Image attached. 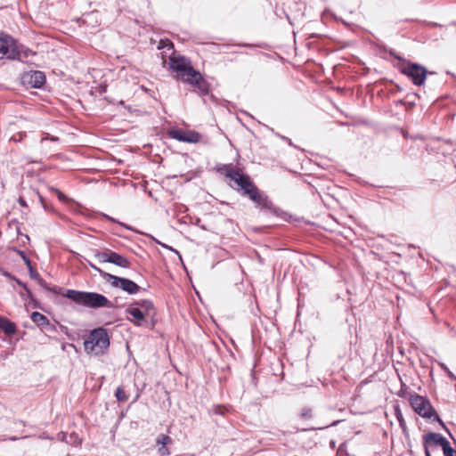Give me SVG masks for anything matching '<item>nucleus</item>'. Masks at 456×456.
Listing matches in <instances>:
<instances>
[{
  "label": "nucleus",
  "mask_w": 456,
  "mask_h": 456,
  "mask_svg": "<svg viewBox=\"0 0 456 456\" xmlns=\"http://www.w3.org/2000/svg\"><path fill=\"white\" fill-rule=\"evenodd\" d=\"M330 448L335 449L336 442L334 440H331L330 443Z\"/></svg>",
  "instance_id": "obj_35"
},
{
  "label": "nucleus",
  "mask_w": 456,
  "mask_h": 456,
  "mask_svg": "<svg viewBox=\"0 0 456 456\" xmlns=\"http://www.w3.org/2000/svg\"><path fill=\"white\" fill-rule=\"evenodd\" d=\"M439 366L441 367V369L447 374V376L452 379V380H456V376L449 370V368L443 362H440L439 363Z\"/></svg>",
  "instance_id": "obj_24"
},
{
  "label": "nucleus",
  "mask_w": 456,
  "mask_h": 456,
  "mask_svg": "<svg viewBox=\"0 0 456 456\" xmlns=\"http://www.w3.org/2000/svg\"><path fill=\"white\" fill-rule=\"evenodd\" d=\"M88 265L93 268L94 270H95L96 272H98L101 276L104 279V274L106 273L105 272H103L102 270H101L99 267H97L95 265H94L93 263L91 262H88Z\"/></svg>",
  "instance_id": "obj_29"
},
{
  "label": "nucleus",
  "mask_w": 456,
  "mask_h": 456,
  "mask_svg": "<svg viewBox=\"0 0 456 456\" xmlns=\"http://www.w3.org/2000/svg\"><path fill=\"white\" fill-rule=\"evenodd\" d=\"M387 53H389V55L393 56L394 58L397 59L398 61H402V62H403V63H405V62L408 61V60H406V59L403 58L402 56L398 55V54L395 53V50H393V49H389V50L387 51Z\"/></svg>",
  "instance_id": "obj_27"
},
{
  "label": "nucleus",
  "mask_w": 456,
  "mask_h": 456,
  "mask_svg": "<svg viewBox=\"0 0 456 456\" xmlns=\"http://www.w3.org/2000/svg\"><path fill=\"white\" fill-rule=\"evenodd\" d=\"M169 67L177 73V78L191 86L195 92L200 95H208L210 92V85L204 76L196 70L191 61L183 56H171Z\"/></svg>",
  "instance_id": "obj_1"
},
{
  "label": "nucleus",
  "mask_w": 456,
  "mask_h": 456,
  "mask_svg": "<svg viewBox=\"0 0 456 456\" xmlns=\"http://www.w3.org/2000/svg\"><path fill=\"white\" fill-rule=\"evenodd\" d=\"M449 444V441L439 433L429 432L422 436V444L426 456H431V447L440 446L444 450Z\"/></svg>",
  "instance_id": "obj_11"
},
{
  "label": "nucleus",
  "mask_w": 456,
  "mask_h": 456,
  "mask_svg": "<svg viewBox=\"0 0 456 456\" xmlns=\"http://www.w3.org/2000/svg\"><path fill=\"white\" fill-rule=\"evenodd\" d=\"M54 290L58 292V295L67 297L81 306L94 309L103 307L112 308L114 306L104 295L97 292L80 291L65 288L55 289Z\"/></svg>",
  "instance_id": "obj_2"
},
{
  "label": "nucleus",
  "mask_w": 456,
  "mask_h": 456,
  "mask_svg": "<svg viewBox=\"0 0 456 456\" xmlns=\"http://www.w3.org/2000/svg\"><path fill=\"white\" fill-rule=\"evenodd\" d=\"M126 313L133 317V319L128 320L136 326H142V322L147 318L145 314H143L142 310H141L134 303H132L126 308Z\"/></svg>",
  "instance_id": "obj_14"
},
{
  "label": "nucleus",
  "mask_w": 456,
  "mask_h": 456,
  "mask_svg": "<svg viewBox=\"0 0 456 456\" xmlns=\"http://www.w3.org/2000/svg\"><path fill=\"white\" fill-rule=\"evenodd\" d=\"M302 417L308 418L311 417V410L310 409H305L302 411Z\"/></svg>",
  "instance_id": "obj_33"
},
{
  "label": "nucleus",
  "mask_w": 456,
  "mask_h": 456,
  "mask_svg": "<svg viewBox=\"0 0 456 456\" xmlns=\"http://www.w3.org/2000/svg\"><path fill=\"white\" fill-rule=\"evenodd\" d=\"M22 289H23V291L20 292V297L23 298H25V297H27L30 301L35 303V306H37L36 300L34 298V296H33V293L31 292V290L28 288L27 285H23Z\"/></svg>",
  "instance_id": "obj_22"
},
{
  "label": "nucleus",
  "mask_w": 456,
  "mask_h": 456,
  "mask_svg": "<svg viewBox=\"0 0 456 456\" xmlns=\"http://www.w3.org/2000/svg\"><path fill=\"white\" fill-rule=\"evenodd\" d=\"M338 423H339V420H336L330 426H337Z\"/></svg>",
  "instance_id": "obj_37"
},
{
  "label": "nucleus",
  "mask_w": 456,
  "mask_h": 456,
  "mask_svg": "<svg viewBox=\"0 0 456 456\" xmlns=\"http://www.w3.org/2000/svg\"><path fill=\"white\" fill-rule=\"evenodd\" d=\"M222 170L224 171L221 172L227 178H230L236 183L237 187L233 189L244 197L248 193L247 191H250L256 186L248 175L243 173L232 164L224 166Z\"/></svg>",
  "instance_id": "obj_4"
},
{
  "label": "nucleus",
  "mask_w": 456,
  "mask_h": 456,
  "mask_svg": "<svg viewBox=\"0 0 456 456\" xmlns=\"http://www.w3.org/2000/svg\"><path fill=\"white\" fill-rule=\"evenodd\" d=\"M57 437L60 441L64 442L68 444L77 446L81 444V439L79 438L78 435L75 432H72L70 434H67L65 432H60L57 435Z\"/></svg>",
  "instance_id": "obj_19"
},
{
  "label": "nucleus",
  "mask_w": 456,
  "mask_h": 456,
  "mask_svg": "<svg viewBox=\"0 0 456 456\" xmlns=\"http://www.w3.org/2000/svg\"><path fill=\"white\" fill-rule=\"evenodd\" d=\"M172 439L170 436L160 434L156 439L157 445H159V453L160 456H167L170 454L167 445L171 444Z\"/></svg>",
  "instance_id": "obj_18"
},
{
  "label": "nucleus",
  "mask_w": 456,
  "mask_h": 456,
  "mask_svg": "<svg viewBox=\"0 0 456 456\" xmlns=\"http://www.w3.org/2000/svg\"><path fill=\"white\" fill-rule=\"evenodd\" d=\"M398 69L402 74L411 78L413 85L418 86L424 85L428 75V69L424 66L407 61Z\"/></svg>",
  "instance_id": "obj_7"
},
{
  "label": "nucleus",
  "mask_w": 456,
  "mask_h": 456,
  "mask_svg": "<svg viewBox=\"0 0 456 456\" xmlns=\"http://www.w3.org/2000/svg\"><path fill=\"white\" fill-rule=\"evenodd\" d=\"M141 310H142L143 314L148 318L154 319L156 316V309L152 301L149 299H141L134 302Z\"/></svg>",
  "instance_id": "obj_16"
},
{
  "label": "nucleus",
  "mask_w": 456,
  "mask_h": 456,
  "mask_svg": "<svg viewBox=\"0 0 456 456\" xmlns=\"http://www.w3.org/2000/svg\"><path fill=\"white\" fill-rule=\"evenodd\" d=\"M104 280L110 283L113 288H118L129 295H135L146 289L128 278L116 276L110 273L104 274Z\"/></svg>",
  "instance_id": "obj_9"
},
{
  "label": "nucleus",
  "mask_w": 456,
  "mask_h": 456,
  "mask_svg": "<svg viewBox=\"0 0 456 456\" xmlns=\"http://www.w3.org/2000/svg\"><path fill=\"white\" fill-rule=\"evenodd\" d=\"M200 223H201L200 218H197L194 222V224L200 226L202 230L207 231L208 228L205 225L201 224Z\"/></svg>",
  "instance_id": "obj_32"
},
{
  "label": "nucleus",
  "mask_w": 456,
  "mask_h": 456,
  "mask_svg": "<svg viewBox=\"0 0 456 456\" xmlns=\"http://www.w3.org/2000/svg\"><path fill=\"white\" fill-rule=\"evenodd\" d=\"M337 456H348L346 443H343L339 445L337 451Z\"/></svg>",
  "instance_id": "obj_26"
},
{
  "label": "nucleus",
  "mask_w": 456,
  "mask_h": 456,
  "mask_svg": "<svg viewBox=\"0 0 456 456\" xmlns=\"http://www.w3.org/2000/svg\"><path fill=\"white\" fill-rule=\"evenodd\" d=\"M20 60V53L18 49L15 39L4 32H0V60Z\"/></svg>",
  "instance_id": "obj_8"
},
{
  "label": "nucleus",
  "mask_w": 456,
  "mask_h": 456,
  "mask_svg": "<svg viewBox=\"0 0 456 456\" xmlns=\"http://www.w3.org/2000/svg\"><path fill=\"white\" fill-rule=\"evenodd\" d=\"M45 80V73L40 70H30L21 76V84L31 88H41Z\"/></svg>",
  "instance_id": "obj_12"
},
{
  "label": "nucleus",
  "mask_w": 456,
  "mask_h": 456,
  "mask_svg": "<svg viewBox=\"0 0 456 456\" xmlns=\"http://www.w3.org/2000/svg\"><path fill=\"white\" fill-rule=\"evenodd\" d=\"M94 257L98 259L100 263H110L122 268H129L131 265L128 258L110 249H106L105 251L95 249Z\"/></svg>",
  "instance_id": "obj_10"
},
{
  "label": "nucleus",
  "mask_w": 456,
  "mask_h": 456,
  "mask_svg": "<svg viewBox=\"0 0 456 456\" xmlns=\"http://www.w3.org/2000/svg\"><path fill=\"white\" fill-rule=\"evenodd\" d=\"M162 43H163V41H162V40H161V41H159V48L163 47V46H162Z\"/></svg>",
  "instance_id": "obj_39"
},
{
  "label": "nucleus",
  "mask_w": 456,
  "mask_h": 456,
  "mask_svg": "<svg viewBox=\"0 0 456 456\" xmlns=\"http://www.w3.org/2000/svg\"><path fill=\"white\" fill-rule=\"evenodd\" d=\"M0 330L4 331L6 336H12L17 331L16 324L6 317H0Z\"/></svg>",
  "instance_id": "obj_20"
},
{
  "label": "nucleus",
  "mask_w": 456,
  "mask_h": 456,
  "mask_svg": "<svg viewBox=\"0 0 456 456\" xmlns=\"http://www.w3.org/2000/svg\"><path fill=\"white\" fill-rule=\"evenodd\" d=\"M170 250H173V252L178 253V250L173 249L172 248H169Z\"/></svg>",
  "instance_id": "obj_40"
},
{
  "label": "nucleus",
  "mask_w": 456,
  "mask_h": 456,
  "mask_svg": "<svg viewBox=\"0 0 456 456\" xmlns=\"http://www.w3.org/2000/svg\"><path fill=\"white\" fill-rule=\"evenodd\" d=\"M31 320L36 323L41 330H50L53 326L50 323L47 317L39 312H33L31 314Z\"/></svg>",
  "instance_id": "obj_17"
},
{
  "label": "nucleus",
  "mask_w": 456,
  "mask_h": 456,
  "mask_svg": "<svg viewBox=\"0 0 456 456\" xmlns=\"http://www.w3.org/2000/svg\"><path fill=\"white\" fill-rule=\"evenodd\" d=\"M168 135L172 139L190 143L198 142L201 137L200 134L195 131H184L179 128L170 129L168 131Z\"/></svg>",
  "instance_id": "obj_13"
},
{
  "label": "nucleus",
  "mask_w": 456,
  "mask_h": 456,
  "mask_svg": "<svg viewBox=\"0 0 456 456\" xmlns=\"http://www.w3.org/2000/svg\"><path fill=\"white\" fill-rule=\"evenodd\" d=\"M6 276H8L9 278L12 279L13 281H15V282L20 286L21 288H23V285H26L24 282H22L20 280H19L18 278L12 276V274L10 273H7Z\"/></svg>",
  "instance_id": "obj_31"
},
{
  "label": "nucleus",
  "mask_w": 456,
  "mask_h": 456,
  "mask_svg": "<svg viewBox=\"0 0 456 456\" xmlns=\"http://www.w3.org/2000/svg\"><path fill=\"white\" fill-rule=\"evenodd\" d=\"M53 191L56 192L57 196H58V199L61 200V201H66L67 200V197L61 191H59L58 189H53Z\"/></svg>",
  "instance_id": "obj_30"
},
{
  "label": "nucleus",
  "mask_w": 456,
  "mask_h": 456,
  "mask_svg": "<svg viewBox=\"0 0 456 456\" xmlns=\"http://www.w3.org/2000/svg\"><path fill=\"white\" fill-rule=\"evenodd\" d=\"M247 191L248 193L245 197H248L250 200H252L256 204V207L265 214H269L275 216H280L282 214L281 209L273 205L266 193L260 191L256 185L250 191Z\"/></svg>",
  "instance_id": "obj_5"
},
{
  "label": "nucleus",
  "mask_w": 456,
  "mask_h": 456,
  "mask_svg": "<svg viewBox=\"0 0 456 456\" xmlns=\"http://www.w3.org/2000/svg\"><path fill=\"white\" fill-rule=\"evenodd\" d=\"M19 255L21 256L22 260L24 261L25 265H27V267H29L31 266V261L30 259L27 256V255L21 251V250H17Z\"/></svg>",
  "instance_id": "obj_28"
},
{
  "label": "nucleus",
  "mask_w": 456,
  "mask_h": 456,
  "mask_svg": "<svg viewBox=\"0 0 456 456\" xmlns=\"http://www.w3.org/2000/svg\"><path fill=\"white\" fill-rule=\"evenodd\" d=\"M398 418V421L400 422V424L402 425L403 423V419L401 417H397Z\"/></svg>",
  "instance_id": "obj_38"
},
{
  "label": "nucleus",
  "mask_w": 456,
  "mask_h": 456,
  "mask_svg": "<svg viewBox=\"0 0 456 456\" xmlns=\"http://www.w3.org/2000/svg\"><path fill=\"white\" fill-rule=\"evenodd\" d=\"M170 250H173V252L178 253V250L173 249L172 248H169Z\"/></svg>",
  "instance_id": "obj_41"
},
{
  "label": "nucleus",
  "mask_w": 456,
  "mask_h": 456,
  "mask_svg": "<svg viewBox=\"0 0 456 456\" xmlns=\"http://www.w3.org/2000/svg\"><path fill=\"white\" fill-rule=\"evenodd\" d=\"M18 203H19L20 206H21L23 208L28 206L26 200L23 198H21V197H20L18 199Z\"/></svg>",
  "instance_id": "obj_34"
},
{
  "label": "nucleus",
  "mask_w": 456,
  "mask_h": 456,
  "mask_svg": "<svg viewBox=\"0 0 456 456\" xmlns=\"http://www.w3.org/2000/svg\"><path fill=\"white\" fill-rule=\"evenodd\" d=\"M109 346L110 337L102 327L92 330L84 341L85 351L96 356L105 354Z\"/></svg>",
  "instance_id": "obj_3"
},
{
  "label": "nucleus",
  "mask_w": 456,
  "mask_h": 456,
  "mask_svg": "<svg viewBox=\"0 0 456 456\" xmlns=\"http://www.w3.org/2000/svg\"><path fill=\"white\" fill-rule=\"evenodd\" d=\"M102 217H103L104 219H106V220H108V221L111 222V223L118 224V225H120V226L124 227V228H125V229H126V230H132V228H131L129 225H127V224H123V223H121V222H118V220H116L115 218H113V217L110 216H109V215H107V214H102Z\"/></svg>",
  "instance_id": "obj_23"
},
{
  "label": "nucleus",
  "mask_w": 456,
  "mask_h": 456,
  "mask_svg": "<svg viewBox=\"0 0 456 456\" xmlns=\"http://www.w3.org/2000/svg\"><path fill=\"white\" fill-rule=\"evenodd\" d=\"M410 403L415 412L419 416L428 419H430L432 417H434V420L439 422V424L447 430L444 423L442 421L436 410L427 398L415 394L410 397Z\"/></svg>",
  "instance_id": "obj_6"
},
{
  "label": "nucleus",
  "mask_w": 456,
  "mask_h": 456,
  "mask_svg": "<svg viewBox=\"0 0 456 456\" xmlns=\"http://www.w3.org/2000/svg\"><path fill=\"white\" fill-rule=\"evenodd\" d=\"M39 199H40V201L42 202L44 208H45V204H44V199L42 196L39 195Z\"/></svg>",
  "instance_id": "obj_36"
},
{
  "label": "nucleus",
  "mask_w": 456,
  "mask_h": 456,
  "mask_svg": "<svg viewBox=\"0 0 456 456\" xmlns=\"http://www.w3.org/2000/svg\"><path fill=\"white\" fill-rule=\"evenodd\" d=\"M115 397L118 402H126L128 396L122 387H118L115 392Z\"/></svg>",
  "instance_id": "obj_21"
},
{
  "label": "nucleus",
  "mask_w": 456,
  "mask_h": 456,
  "mask_svg": "<svg viewBox=\"0 0 456 456\" xmlns=\"http://www.w3.org/2000/svg\"><path fill=\"white\" fill-rule=\"evenodd\" d=\"M28 269L30 278L33 280H36L37 281V283L46 291H49L51 293L58 295V292L55 291L54 289H63L62 287H59V286H53V287L49 286L46 283V281L40 277V274L36 270L33 269L32 265L28 267Z\"/></svg>",
  "instance_id": "obj_15"
},
{
  "label": "nucleus",
  "mask_w": 456,
  "mask_h": 456,
  "mask_svg": "<svg viewBox=\"0 0 456 456\" xmlns=\"http://www.w3.org/2000/svg\"><path fill=\"white\" fill-rule=\"evenodd\" d=\"M443 452L444 456H456V450H454L450 444L444 447Z\"/></svg>",
  "instance_id": "obj_25"
}]
</instances>
